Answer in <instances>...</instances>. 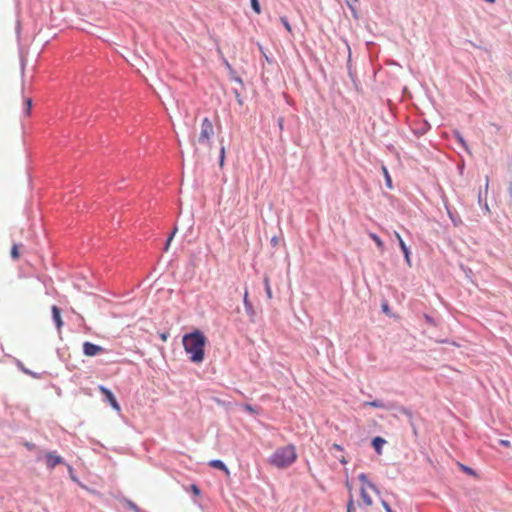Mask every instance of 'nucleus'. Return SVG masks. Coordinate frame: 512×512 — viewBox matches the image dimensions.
Segmentation results:
<instances>
[{"mask_svg": "<svg viewBox=\"0 0 512 512\" xmlns=\"http://www.w3.org/2000/svg\"><path fill=\"white\" fill-rule=\"evenodd\" d=\"M98 389L105 396V400L111 405V407L117 412H119L121 408L113 393L102 385H100Z\"/></svg>", "mask_w": 512, "mask_h": 512, "instance_id": "5", "label": "nucleus"}, {"mask_svg": "<svg viewBox=\"0 0 512 512\" xmlns=\"http://www.w3.org/2000/svg\"><path fill=\"white\" fill-rule=\"evenodd\" d=\"M297 457L295 445L288 444L277 448L269 457L268 462L278 469H285L290 467L297 460Z\"/></svg>", "mask_w": 512, "mask_h": 512, "instance_id": "3", "label": "nucleus"}, {"mask_svg": "<svg viewBox=\"0 0 512 512\" xmlns=\"http://www.w3.org/2000/svg\"><path fill=\"white\" fill-rule=\"evenodd\" d=\"M364 405L374 407V408H384L385 407L383 402H381L379 400L365 402Z\"/></svg>", "mask_w": 512, "mask_h": 512, "instance_id": "18", "label": "nucleus"}, {"mask_svg": "<svg viewBox=\"0 0 512 512\" xmlns=\"http://www.w3.org/2000/svg\"><path fill=\"white\" fill-rule=\"evenodd\" d=\"M394 235L399 242L400 249L402 250V252L404 254V257H405V260H406L408 266H411L410 252H409L408 247L406 246L405 242L403 241L402 237L400 236V234L397 231L394 232Z\"/></svg>", "mask_w": 512, "mask_h": 512, "instance_id": "7", "label": "nucleus"}, {"mask_svg": "<svg viewBox=\"0 0 512 512\" xmlns=\"http://www.w3.org/2000/svg\"><path fill=\"white\" fill-rule=\"evenodd\" d=\"M385 443H386V440L379 436L375 437L372 440V445H373L375 451L377 452V454L380 455L382 453V447Z\"/></svg>", "mask_w": 512, "mask_h": 512, "instance_id": "11", "label": "nucleus"}, {"mask_svg": "<svg viewBox=\"0 0 512 512\" xmlns=\"http://www.w3.org/2000/svg\"><path fill=\"white\" fill-rule=\"evenodd\" d=\"M243 302H244V306H245V309H246L247 312L253 310V306H252L251 302L248 299V291L247 290H245V292H244Z\"/></svg>", "mask_w": 512, "mask_h": 512, "instance_id": "16", "label": "nucleus"}, {"mask_svg": "<svg viewBox=\"0 0 512 512\" xmlns=\"http://www.w3.org/2000/svg\"><path fill=\"white\" fill-rule=\"evenodd\" d=\"M484 1L487 2V3L492 4V3H495L496 0H484Z\"/></svg>", "mask_w": 512, "mask_h": 512, "instance_id": "41", "label": "nucleus"}, {"mask_svg": "<svg viewBox=\"0 0 512 512\" xmlns=\"http://www.w3.org/2000/svg\"><path fill=\"white\" fill-rule=\"evenodd\" d=\"M347 512H355L354 499L352 495H350L347 503Z\"/></svg>", "mask_w": 512, "mask_h": 512, "instance_id": "24", "label": "nucleus"}, {"mask_svg": "<svg viewBox=\"0 0 512 512\" xmlns=\"http://www.w3.org/2000/svg\"><path fill=\"white\" fill-rule=\"evenodd\" d=\"M24 106H25V114L28 116L30 114V110H31V107H32V100H31V98H27L24 101Z\"/></svg>", "mask_w": 512, "mask_h": 512, "instance_id": "22", "label": "nucleus"}, {"mask_svg": "<svg viewBox=\"0 0 512 512\" xmlns=\"http://www.w3.org/2000/svg\"><path fill=\"white\" fill-rule=\"evenodd\" d=\"M209 465L213 468H217V469L225 471L226 474H229L228 468L221 460H212L209 462Z\"/></svg>", "mask_w": 512, "mask_h": 512, "instance_id": "13", "label": "nucleus"}, {"mask_svg": "<svg viewBox=\"0 0 512 512\" xmlns=\"http://www.w3.org/2000/svg\"><path fill=\"white\" fill-rule=\"evenodd\" d=\"M174 234H175V231H174V232L172 233V235L168 238L167 243H166V247H165V249H166V250L168 249V247H169V245H170V242L172 241V238H173Z\"/></svg>", "mask_w": 512, "mask_h": 512, "instance_id": "30", "label": "nucleus"}, {"mask_svg": "<svg viewBox=\"0 0 512 512\" xmlns=\"http://www.w3.org/2000/svg\"><path fill=\"white\" fill-rule=\"evenodd\" d=\"M382 505H383L384 509L386 510V512L391 510V507L388 505V503L386 501H382Z\"/></svg>", "mask_w": 512, "mask_h": 512, "instance_id": "34", "label": "nucleus"}, {"mask_svg": "<svg viewBox=\"0 0 512 512\" xmlns=\"http://www.w3.org/2000/svg\"><path fill=\"white\" fill-rule=\"evenodd\" d=\"M191 490L197 496L200 494V489L196 485H194V484L191 485Z\"/></svg>", "mask_w": 512, "mask_h": 512, "instance_id": "29", "label": "nucleus"}, {"mask_svg": "<svg viewBox=\"0 0 512 512\" xmlns=\"http://www.w3.org/2000/svg\"><path fill=\"white\" fill-rule=\"evenodd\" d=\"M104 352L105 349L102 346L93 344L88 341L83 343V353L85 356L93 357Z\"/></svg>", "mask_w": 512, "mask_h": 512, "instance_id": "4", "label": "nucleus"}, {"mask_svg": "<svg viewBox=\"0 0 512 512\" xmlns=\"http://www.w3.org/2000/svg\"><path fill=\"white\" fill-rule=\"evenodd\" d=\"M250 3H251L252 10L255 13H257V14H260L261 13V6H260V3H259V0H250Z\"/></svg>", "mask_w": 512, "mask_h": 512, "instance_id": "20", "label": "nucleus"}, {"mask_svg": "<svg viewBox=\"0 0 512 512\" xmlns=\"http://www.w3.org/2000/svg\"><path fill=\"white\" fill-rule=\"evenodd\" d=\"M230 74V78L238 83H242V80L241 78L237 75V73H229Z\"/></svg>", "mask_w": 512, "mask_h": 512, "instance_id": "28", "label": "nucleus"}, {"mask_svg": "<svg viewBox=\"0 0 512 512\" xmlns=\"http://www.w3.org/2000/svg\"><path fill=\"white\" fill-rule=\"evenodd\" d=\"M215 134L214 126L211 120L208 117H205L201 124L200 130L196 133L192 140L191 144L194 147L196 153L202 150L210 151L212 148V139Z\"/></svg>", "mask_w": 512, "mask_h": 512, "instance_id": "2", "label": "nucleus"}, {"mask_svg": "<svg viewBox=\"0 0 512 512\" xmlns=\"http://www.w3.org/2000/svg\"><path fill=\"white\" fill-rule=\"evenodd\" d=\"M264 284H265V290H266L267 297H268V299H271L272 291H271V287H270V281L267 276L264 277Z\"/></svg>", "mask_w": 512, "mask_h": 512, "instance_id": "19", "label": "nucleus"}, {"mask_svg": "<svg viewBox=\"0 0 512 512\" xmlns=\"http://www.w3.org/2000/svg\"><path fill=\"white\" fill-rule=\"evenodd\" d=\"M19 246L17 244H14L12 249H11V257L14 259V260H17L19 258Z\"/></svg>", "mask_w": 512, "mask_h": 512, "instance_id": "21", "label": "nucleus"}, {"mask_svg": "<svg viewBox=\"0 0 512 512\" xmlns=\"http://www.w3.org/2000/svg\"><path fill=\"white\" fill-rule=\"evenodd\" d=\"M383 310H384V311H387V310H388V306H387V305H384V306H383Z\"/></svg>", "mask_w": 512, "mask_h": 512, "instance_id": "43", "label": "nucleus"}, {"mask_svg": "<svg viewBox=\"0 0 512 512\" xmlns=\"http://www.w3.org/2000/svg\"><path fill=\"white\" fill-rule=\"evenodd\" d=\"M226 158V148L224 145H221L220 151H219V166L222 168L225 163Z\"/></svg>", "mask_w": 512, "mask_h": 512, "instance_id": "15", "label": "nucleus"}, {"mask_svg": "<svg viewBox=\"0 0 512 512\" xmlns=\"http://www.w3.org/2000/svg\"><path fill=\"white\" fill-rule=\"evenodd\" d=\"M346 487L348 488L349 492L351 493L352 492V485L350 484V482L347 480L346 481Z\"/></svg>", "mask_w": 512, "mask_h": 512, "instance_id": "39", "label": "nucleus"}, {"mask_svg": "<svg viewBox=\"0 0 512 512\" xmlns=\"http://www.w3.org/2000/svg\"><path fill=\"white\" fill-rule=\"evenodd\" d=\"M359 3V0H346V4L347 6L351 9V11L355 14L356 12V9H355V6L356 4Z\"/></svg>", "mask_w": 512, "mask_h": 512, "instance_id": "23", "label": "nucleus"}, {"mask_svg": "<svg viewBox=\"0 0 512 512\" xmlns=\"http://www.w3.org/2000/svg\"><path fill=\"white\" fill-rule=\"evenodd\" d=\"M51 311L56 327L58 330H60L63 325L60 309L57 306H52Z\"/></svg>", "mask_w": 512, "mask_h": 512, "instance_id": "9", "label": "nucleus"}, {"mask_svg": "<svg viewBox=\"0 0 512 512\" xmlns=\"http://www.w3.org/2000/svg\"><path fill=\"white\" fill-rule=\"evenodd\" d=\"M332 448L336 449L338 451H343V447L341 445H339V444H336V443L332 445Z\"/></svg>", "mask_w": 512, "mask_h": 512, "instance_id": "33", "label": "nucleus"}, {"mask_svg": "<svg viewBox=\"0 0 512 512\" xmlns=\"http://www.w3.org/2000/svg\"><path fill=\"white\" fill-rule=\"evenodd\" d=\"M129 505H130V507H131L135 512H139V508H138V506H137L136 504H134V503L130 502V504H129Z\"/></svg>", "mask_w": 512, "mask_h": 512, "instance_id": "35", "label": "nucleus"}, {"mask_svg": "<svg viewBox=\"0 0 512 512\" xmlns=\"http://www.w3.org/2000/svg\"><path fill=\"white\" fill-rule=\"evenodd\" d=\"M257 47L261 53L262 58L265 60L266 63L276 64V61H275L274 57L272 56V54L268 53L260 43H257Z\"/></svg>", "mask_w": 512, "mask_h": 512, "instance_id": "10", "label": "nucleus"}, {"mask_svg": "<svg viewBox=\"0 0 512 512\" xmlns=\"http://www.w3.org/2000/svg\"><path fill=\"white\" fill-rule=\"evenodd\" d=\"M369 237L375 242L376 246L380 250H384V243L383 241L374 233H369Z\"/></svg>", "mask_w": 512, "mask_h": 512, "instance_id": "14", "label": "nucleus"}, {"mask_svg": "<svg viewBox=\"0 0 512 512\" xmlns=\"http://www.w3.org/2000/svg\"><path fill=\"white\" fill-rule=\"evenodd\" d=\"M359 480L363 483L362 486H366L368 487L370 490L374 491V492H378L375 485L373 483H371L368 478H367V475L364 474V473H361L359 476H358Z\"/></svg>", "mask_w": 512, "mask_h": 512, "instance_id": "12", "label": "nucleus"}, {"mask_svg": "<svg viewBox=\"0 0 512 512\" xmlns=\"http://www.w3.org/2000/svg\"><path fill=\"white\" fill-rule=\"evenodd\" d=\"M457 139L459 140V142H460L463 146H465V145H466V143H465L464 139H463L459 134H457Z\"/></svg>", "mask_w": 512, "mask_h": 512, "instance_id": "37", "label": "nucleus"}, {"mask_svg": "<svg viewBox=\"0 0 512 512\" xmlns=\"http://www.w3.org/2000/svg\"><path fill=\"white\" fill-rule=\"evenodd\" d=\"M388 512H394V511L391 509V510H389Z\"/></svg>", "mask_w": 512, "mask_h": 512, "instance_id": "45", "label": "nucleus"}, {"mask_svg": "<svg viewBox=\"0 0 512 512\" xmlns=\"http://www.w3.org/2000/svg\"><path fill=\"white\" fill-rule=\"evenodd\" d=\"M245 409H246L248 412H250V413L254 412L253 407H252V406H250V405H246V406H245Z\"/></svg>", "mask_w": 512, "mask_h": 512, "instance_id": "38", "label": "nucleus"}, {"mask_svg": "<svg viewBox=\"0 0 512 512\" xmlns=\"http://www.w3.org/2000/svg\"><path fill=\"white\" fill-rule=\"evenodd\" d=\"M461 468H462V470H463L464 472H466V473H467V474H469V475H473V476H475V475H476L475 471H474L472 468H470V467H467V466L461 465Z\"/></svg>", "mask_w": 512, "mask_h": 512, "instance_id": "27", "label": "nucleus"}, {"mask_svg": "<svg viewBox=\"0 0 512 512\" xmlns=\"http://www.w3.org/2000/svg\"><path fill=\"white\" fill-rule=\"evenodd\" d=\"M160 338L163 342H166L167 339H168V334L167 333H161L160 334Z\"/></svg>", "mask_w": 512, "mask_h": 512, "instance_id": "31", "label": "nucleus"}, {"mask_svg": "<svg viewBox=\"0 0 512 512\" xmlns=\"http://www.w3.org/2000/svg\"><path fill=\"white\" fill-rule=\"evenodd\" d=\"M68 469L70 472H72V470H73L71 466H68Z\"/></svg>", "mask_w": 512, "mask_h": 512, "instance_id": "44", "label": "nucleus"}, {"mask_svg": "<svg viewBox=\"0 0 512 512\" xmlns=\"http://www.w3.org/2000/svg\"><path fill=\"white\" fill-rule=\"evenodd\" d=\"M402 412L407 415L408 417L412 418V413L410 410H407L405 408H402Z\"/></svg>", "mask_w": 512, "mask_h": 512, "instance_id": "32", "label": "nucleus"}, {"mask_svg": "<svg viewBox=\"0 0 512 512\" xmlns=\"http://www.w3.org/2000/svg\"><path fill=\"white\" fill-rule=\"evenodd\" d=\"M223 64L228 69L229 73H235V70L226 58H223Z\"/></svg>", "mask_w": 512, "mask_h": 512, "instance_id": "26", "label": "nucleus"}, {"mask_svg": "<svg viewBox=\"0 0 512 512\" xmlns=\"http://www.w3.org/2000/svg\"><path fill=\"white\" fill-rule=\"evenodd\" d=\"M368 489L369 488L366 486H362L360 488L361 499H362L363 504L366 507H370L373 504V500H372L370 494L368 493Z\"/></svg>", "mask_w": 512, "mask_h": 512, "instance_id": "8", "label": "nucleus"}, {"mask_svg": "<svg viewBox=\"0 0 512 512\" xmlns=\"http://www.w3.org/2000/svg\"><path fill=\"white\" fill-rule=\"evenodd\" d=\"M382 172L385 177L387 187L392 188V180H391L390 174L385 166H382Z\"/></svg>", "mask_w": 512, "mask_h": 512, "instance_id": "17", "label": "nucleus"}, {"mask_svg": "<svg viewBox=\"0 0 512 512\" xmlns=\"http://www.w3.org/2000/svg\"><path fill=\"white\" fill-rule=\"evenodd\" d=\"M182 342L184 350L189 354L193 363H201L204 360V347L207 339L201 331L195 330L192 333L185 334Z\"/></svg>", "mask_w": 512, "mask_h": 512, "instance_id": "1", "label": "nucleus"}, {"mask_svg": "<svg viewBox=\"0 0 512 512\" xmlns=\"http://www.w3.org/2000/svg\"><path fill=\"white\" fill-rule=\"evenodd\" d=\"M281 22L283 26L286 28L287 31L291 32L292 28L291 25L286 17H281Z\"/></svg>", "mask_w": 512, "mask_h": 512, "instance_id": "25", "label": "nucleus"}, {"mask_svg": "<svg viewBox=\"0 0 512 512\" xmlns=\"http://www.w3.org/2000/svg\"><path fill=\"white\" fill-rule=\"evenodd\" d=\"M406 92H407V88H406V87H404V89H403V95H402V96H406V95H405V94H406Z\"/></svg>", "mask_w": 512, "mask_h": 512, "instance_id": "42", "label": "nucleus"}, {"mask_svg": "<svg viewBox=\"0 0 512 512\" xmlns=\"http://www.w3.org/2000/svg\"><path fill=\"white\" fill-rule=\"evenodd\" d=\"M500 444L506 447L510 446V442L508 440H500Z\"/></svg>", "mask_w": 512, "mask_h": 512, "instance_id": "36", "label": "nucleus"}, {"mask_svg": "<svg viewBox=\"0 0 512 512\" xmlns=\"http://www.w3.org/2000/svg\"><path fill=\"white\" fill-rule=\"evenodd\" d=\"M339 460H340V462L342 464H346L347 463V459L344 456H342Z\"/></svg>", "mask_w": 512, "mask_h": 512, "instance_id": "40", "label": "nucleus"}, {"mask_svg": "<svg viewBox=\"0 0 512 512\" xmlns=\"http://www.w3.org/2000/svg\"><path fill=\"white\" fill-rule=\"evenodd\" d=\"M45 463L47 468L54 469L57 465L63 463V458L56 452L50 451L45 454Z\"/></svg>", "mask_w": 512, "mask_h": 512, "instance_id": "6", "label": "nucleus"}]
</instances>
